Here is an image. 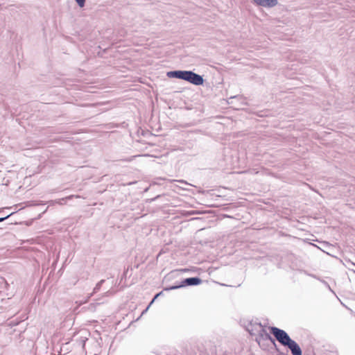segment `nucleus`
<instances>
[{"instance_id": "obj_3", "label": "nucleus", "mask_w": 355, "mask_h": 355, "mask_svg": "<svg viewBox=\"0 0 355 355\" xmlns=\"http://www.w3.org/2000/svg\"><path fill=\"white\" fill-rule=\"evenodd\" d=\"M185 81L196 86L203 85L205 79L203 76L198 74L193 71H187Z\"/></svg>"}, {"instance_id": "obj_20", "label": "nucleus", "mask_w": 355, "mask_h": 355, "mask_svg": "<svg viewBox=\"0 0 355 355\" xmlns=\"http://www.w3.org/2000/svg\"><path fill=\"white\" fill-rule=\"evenodd\" d=\"M180 182H181L187 183V182H184V180H181Z\"/></svg>"}, {"instance_id": "obj_22", "label": "nucleus", "mask_w": 355, "mask_h": 355, "mask_svg": "<svg viewBox=\"0 0 355 355\" xmlns=\"http://www.w3.org/2000/svg\"><path fill=\"white\" fill-rule=\"evenodd\" d=\"M223 355H227V354H223Z\"/></svg>"}, {"instance_id": "obj_8", "label": "nucleus", "mask_w": 355, "mask_h": 355, "mask_svg": "<svg viewBox=\"0 0 355 355\" xmlns=\"http://www.w3.org/2000/svg\"><path fill=\"white\" fill-rule=\"evenodd\" d=\"M320 282L330 291L335 296H337L336 293L334 290L331 289L330 285L328 284L327 282H326L324 279H320ZM338 298V297H336Z\"/></svg>"}, {"instance_id": "obj_1", "label": "nucleus", "mask_w": 355, "mask_h": 355, "mask_svg": "<svg viewBox=\"0 0 355 355\" xmlns=\"http://www.w3.org/2000/svg\"><path fill=\"white\" fill-rule=\"evenodd\" d=\"M202 282L199 277H191L183 279L180 282L176 283L173 286L164 288V291H169L187 286H198Z\"/></svg>"}, {"instance_id": "obj_4", "label": "nucleus", "mask_w": 355, "mask_h": 355, "mask_svg": "<svg viewBox=\"0 0 355 355\" xmlns=\"http://www.w3.org/2000/svg\"><path fill=\"white\" fill-rule=\"evenodd\" d=\"M261 329L259 333L258 337L256 338V340L260 344L261 340L263 341H269L272 345L276 347L275 340L273 337H272L270 332L268 333L266 330L260 326Z\"/></svg>"}, {"instance_id": "obj_11", "label": "nucleus", "mask_w": 355, "mask_h": 355, "mask_svg": "<svg viewBox=\"0 0 355 355\" xmlns=\"http://www.w3.org/2000/svg\"><path fill=\"white\" fill-rule=\"evenodd\" d=\"M80 8H83L85 5L86 0H74Z\"/></svg>"}, {"instance_id": "obj_15", "label": "nucleus", "mask_w": 355, "mask_h": 355, "mask_svg": "<svg viewBox=\"0 0 355 355\" xmlns=\"http://www.w3.org/2000/svg\"><path fill=\"white\" fill-rule=\"evenodd\" d=\"M137 156L138 155H137ZM135 157H136V156H132L130 157H128V158H126V159H123V161H125V162H131V161H132L134 159Z\"/></svg>"}, {"instance_id": "obj_16", "label": "nucleus", "mask_w": 355, "mask_h": 355, "mask_svg": "<svg viewBox=\"0 0 355 355\" xmlns=\"http://www.w3.org/2000/svg\"><path fill=\"white\" fill-rule=\"evenodd\" d=\"M150 304L148 305V306L146 308V309H144L142 313H141V315L144 314L148 309V308L150 307Z\"/></svg>"}, {"instance_id": "obj_2", "label": "nucleus", "mask_w": 355, "mask_h": 355, "mask_svg": "<svg viewBox=\"0 0 355 355\" xmlns=\"http://www.w3.org/2000/svg\"><path fill=\"white\" fill-rule=\"evenodd\" d=\"M270 334L278 342L286 347H288V334L284 331L276 327H269Z\"/></svg>"}, {"instance_id": "obj_10", "label": "nucleus", "mask_w": 355, "mask_h": 355, "mask_svg": "<svg viewBox=\"0 0 355 355\" xmlns=\"http://www.w3.org/2000/svg\"><path fill=\"white\" fill-rule=\"evenodd\" d=\"M164 291H165L163 289V291H162L157 293V294H155L154 295L153 298L152 299L151 302H150V305H151L157 297H159V296L163 295V292Z\"/></svg>"}, {"instance_id": "obj_14", "label": "nucleus", "mask_w": 355, "mask_h": 355, "mask_svg": "<svg viewBox=\"0 0 355 355\" xmlns=\"http://www.w3.org/2000/svg\"><path fill=\"white\" fill-rule=\"evenodd\" d=\"M187 270H188L187 269H182L180 270H173V271H171L170 274L173 276V274L178 273L179 271L185 272Z\"/></svg>"}, {"instance_id": "obj_21", "label": "nucleus", "mask_w": 355, "mask_h": 355, "mask_svg": "<svg viewBox=\"0 0 355 355\" xmlns=\"http://www.w3.org/2000/svg\"><path fill=\"white\" fill-rule=\"evenodd\" d=\"M2 211V209H0V212Z\"/></svg>"}, {"instance_id": "obj_6", "label": "nucleus", "mask_w": 355, "mask_h": 355, "mask_svg": "<svg viewBox=\"0 0 355 355\" xmlns=\"http://www.w3.org/2000/svg\"><path fill=\"white\" fill-rule=\"evenodd\" d=\"M257 6L264 8H273L278 3V0H252Z\"/></svg>"}, {"instance_id": "obj_12", "label": "nucleus", "mask_w": 355, "mask_h": 355, "mask_svg": "<svg viewBox=\"0 0 355 355\" xmlns=\"http://www.w3.org/2000/svg\"><path fill=\"white\" fill-rule=\"evenodd\" d=\"M15 214V212H12L8 215H6V216H3V217H0V222H3L4 220H6V219H8L9 217H10L12 215H13Z\"/></svg>"}, {"instance_id": "obj_5", "label": "nucleus", "mask_w": 355, "mask_h": 355, "mask_svg": "<svg viewBox=\"0 0 355 355\" xmlns=\"http://www.w3.org/2000/svg\"><path fill=\"white\" fill-rule=\"evenodd\" d=\"M187 70H173L166 72V76L169 78H176L185 80Z\"/></svg>"}, {"instance_id": "obj_19", "label": "nucleus", "mask_w": 355, "mask_h": 355, "mask_svg": "<svg viewBox=\"0 0 355 355\" xmlns=\"http://www.w3.org/2000/svg\"><path fill=\"white\" fill-rule=\"evenodd\" d=\"M309 244L312 245H313V246L317 247L318 248H318L315 244H313V243H309Z\"/></svg>"}, {"instance_id": "obj_9", "label": "nucleus", "mask_w": 355, "mask_h": 355, "mask_svg": "<svg viewBox=\"0 0 355 355\" xmlns=\"http://www.w3.org/2000/svg\"><path fill=\"white\" fill-rule=\"evenodd\" d=\"M104 282H105L104 279H102L100 282H98L96 284V286L94 287L93 293H97L101 289V287L102 284L104 283Z\"/></svg>"}, {"instance_id": "obj_13", "label": "nucleus", "mask_w": 355, "mask_h": 355, "mask_svg": "<svg viewBox=\"0 0 355 355\" xmlns=\"http://www.w3.org/2000/svg\"><path fill=\"white\" fill-rule=\"evenodd\" d=\"M307 275L320 281V279H322L321 277H320L319 276H317L316 275H314V274H310V273H306Z\"/></svg>"}, {"instance_id": "obj_17", "label": "nucleus", "mask_w": 355, "mask_h": 355, "mask_svg": "<svg viewBox=\"0 0 355 355\" xmlns=\"http://www.w3.org/2000/svg\"><path fill=\"white\" fill-rule=\"evenodd\" d=\"M159 197H160V196H159V195H157L155 198H152V199H151V201H154V200H155L157 198H159Z\"/></svg>"}, {"instance_id": "obj_7", "label": "nucleus", "mask_w": 355, "mask_h": 355, "mask_svg": "<svg viewBox=\"0 0 355 355\" xmlns=\"http://www.w3.org/2000/svg\"><path fill=\"white\" fill-rule=\"evenodd\" d=\"M290 352L292 355H302V350L296 341L290 338Z\"/></svg>"}, {"instance_id": "obj_18", "label": "nucleus", "mask_w": 355, "mask_h": 355, "mask_svg": "<svg viewBox=\"0 0 355 355\" xmlns=\"http://www.w3.org/2000/svg\"><path fill=\"white\" fill-rule=\"evenodd\" d=\"M300 241L303 242V243H308V239H302V240H300Z\"/></svg>"}]
</instances>
